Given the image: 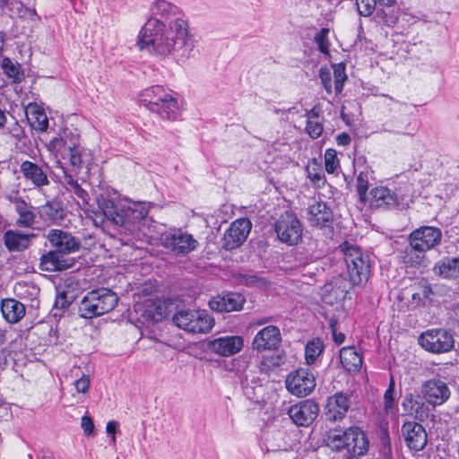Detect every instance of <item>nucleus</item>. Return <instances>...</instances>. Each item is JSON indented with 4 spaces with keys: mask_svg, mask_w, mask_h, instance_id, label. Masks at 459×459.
I'll return each instance as SVG.
<instances>
[{
    "mask_svg": "<svg viewBox=\"0 0 459 459\" xmlns=\"http://www.w3.org/2000/svg\"><path fill=\"white\" fill-rule=\"evenodd\" d=\"M333 70L334 79V91L336 93H340L342 91L343 83L347 79L345 66L342 63L336 64L333 65Z\"/></svg>",
    "mask_w": 459,
    "mask_h": 459,
    "instance_id": "40",
    "label": "nucleus"
},
{
    "mask_svg": "<svg viewBox=\"0 0 459 459\" xmlns=\"http://www.w3.org/2000/svg\"><path fill=\"white\" fill-rule=\"evenodd\" d=\"M15 211L19 214L17 224L22 227H30L35 220V215L30 207L23 201L15 202Z\"/></svg>",
    "mask_w": 459,
    "mask_h": 459,
    "instance_id": "32",
    "label": "nucleus"
},
{
    "mask_svg": "<svg viewBox=\"0 0 459 459\" xmlns=\"http://www.w3.org/2000/svg\"><path fill=\"white\" fill-rule=\"evenodd\" d=\"M307 172L308 178L315 185L319 186L325 184L324 173L322 171V169L320 168L319 163H317L316 161H313L307 165Z\"/></svg>",
    "mask_w": 459,
    "mask_h": 459,
    "instance_id": "41",
    "label": "nucleus"
},
{
    "mask_svg": "<svg viewBox=\"0 0 459 459\" xmlns=\"http://www.w3.org/2000/svg\"><path fill=\"white\" fill-rule=\"evenodd\" d=\"M319 78L325 91L328 93H332V73L330 69L327 67H321L319 70Z\"/></svg>",
    "mask_w": 459,
    "mask_h": 459,
    "instance_id": "48",
    "label": "nucleus"
},
{
    "mask_svg": "<svg viewBox=\"0 0 459 459\" xmlns=\"http://www.w3.org/2000/svg\"><path fill=\"white\" fill-rule=\"evenodd\" d=\"M420 345L426 351L439 354L450 351L455 346L453 335L445 329H430L419 337Z\"/></svg>",
    "mask_w": 459,
    "mask_h": 459,
    "instance_id": "8",
    "label": "nucleus"
},
{
    "mask_svg": "<svg viewBox=\"0 0 459 459\" xmlns=\"http://www.w3.org/2000/svg\"><path fill=\"white\" fill-rule=\"evenodd\" d=\"M336 321L331 320L330 322V327L333 333V341L337 344H342L345 340V335L342 333H337V327H336Z\"/></svg>",
    "mask_w": 459,
    "mask_h": 459,
    "instance_id": "54",
    "label": "nucleus"
},
{
    "mask_svg": "<svg viewBox=\"0 0 459 459\" xmlns=\"http://www.w3.org/2000/svg\"><path fill=\"white\" fill-rule=\"evenodd\" d=\"M329 30L323 28L315 35V42L316 43L319 50L324 54H329V41H328Z\"/></svg>",
    "mask_w": 459,
    "mask_h": 459,
    "instance_id": "42",
    "label": "nucleus"
},
{
    "mask_svg": "<svg viewBox=\"0 0 459 459\" xmlns=\"http://www.w3.org/2000/svg\"><path fill=\"white\" fill-rule=\"evenodd\" d=\"M117 421L110 420V421H108L107 423L106 430H107L108 434L111 435V442L113 444H115V442H116L115 434L117 432Z\"/></svg>",
    "mask_w": 459,
    "mask_h": 459,
    "instance_id": "56",
    "label": "nucleus"
},
{
    "mask_svg": "<svg viewBox=\"0 0 459 459\" xmlns=\"http://www.w3.org/2000/svg\"><path fill=\"white\" fill-rule=\"evenodd\" d=\"M20 170L22 176L35 186L40 187L49 184L47 174L36 163L25 160L21 164Z\"/></svg>",
    "mask_w": 459,
    "mask_h": 459,
    "instance_id": "23",
    "label": "nucleus"
},
{
    "mask_svg": "<svg viewBox=\"0 0 459 459\" xmlns=\"http://www.w3.org/2000/svg\"><path fill=\"white\" fill-rule=\"evenodd\" d=\"M327 445L335 450L346 449V439H344V432L333 433L328 436Z\"/></svg>",
    "mask_w": 459,
    "mask_h": 459,
    "instance_id": "45",
    "label": "nucleus"
},
{
    "mask_svg": "<svg viewBox=\"0 0 459 459\" xmlns=\"http://www.w3.org/2000/svg\"><path fill=\"white\" fill-rule=\"evenodd\" d=\"M336 140H337V143L339 145H342V146L348 145L351 143L350 135L347 134H344V133L342 134H339L337 136Z\"/></svg>",
    "mask_w": 459,
    "mask_h": 459,
    "instance_id": "57",
    "label": "nucleus"
},
{
    "mask_svg": "<svg viewBox=\"0 0 459 459\" xmlns=\"http://www.w3.org/2000/svg\"><path fill=\"white\" fill-rule=\"evenodd\" d=\"M368 170L361 171L356 178V187L360 202L367 204L368 201Z\"/></svg>",
    "mask_w": 459,
    "mask_h": 459,
    "instance_id": "34",
    "label": "nucleus"
},
{
    "mask_svg": "<svg viewBox=\"0 0 459 459\" xmlns=\"http://www.w3.org/2000/svg\"><path fill=\"white\" fill-rule=\"evenodd\" d=\"M318 412V405L311 400L300 402L291 406L288 411L290 418L299 426L311 424L317 417Z\"/></svg>",
    "mask_w": 459,
    "mask_h": 459,
    "instance_id": "14",
    "label": "nucleus"
},
{
    "mask_svg": "<svg viewBox=\"0 0 459 459\" xmlns=\"http://www.w3.org/2000/svg\"><path fill=\"white\" fill-rule=\"evenodd\" d=\"M82 190V188L79 184L75 185L73 188L70 189V191L74 192L75 195H78Z\"/></svg>",
    "mask_w": 459,
    "mask_h": 459,
    "instance_id": "63",
    "label": "nucleus"
},
{
    "mask_svg": "<svg viewBox=\"0 0 459 459\" xmlns=\"http://www.w3.org/2000/svg\"><path fill=\"white\" fill-rule=\"evenodd\" d=\"M82 190V188L79 184L75 185L73 188L70 189V191L74 192L75 195H78Z\"/></svg>",
    "mask_w": 459,
    "mask_h": 459,
    "instance_id": "64",
    "label": "nucleus"
},
{
    "mask_svg": "<svg viewBox=\"0 0 459 459\" xmlns=\"http://www.w3.org/2000/svg\"><path fill=\"white\" fill-rule=\"evenodd\" d=\"M324 349L323 342L316 338L309 341L305 349V358L308 365L315 363L316 359L322 353Z\"/></svg>",
    "mask_w": 459,
    "mask_h": 459,
    "instance_id": "33",
    "label": "nucleus"
},
{
    "mask_svg": "<svg viewBox=\"0 0 459 459\" xmlns=\"http://www.w3.org/2000/svg\"><path fill=\"white\" fill-rule=\"evenodd\" d=\"M325 291L329 292L327 295H325V301L326 303H333L332 297L334 298V301L342 300L345 298L346 290L344 289L333 288L332 285H325Z\"/></svg>",
    "mask_w": 459,
    "mask_h": 459,
    "instance_id": "43",
    "label": "nucleus"
},
{
    "mask_svg": "<svg viewBox=\"0 0 459 459\" xmlns=\"http://www.w3.org/2000/svg\"><path fill=\"white\" fill-rule=\"evenodd\" d=\"M26 117L30 126L39 132H46L48 127V118L41 108L37 103H30L25 109Z\"/></svg>",
    "mask_w": 459,
    "mask_h": 459,
    "instance_id": "24",
    "label": "nucleus"
},
{
    "mask_svg": "<svg viewBox=\"0 0 459 459\" xmlns=\"http://www.w3.org/2000/svg\"><path fill=\"white\" fill-rule=\"evenodd\" d=\"M367 203L372 208H393L398 205L399 198L389 188L377 186L368 193Z\"/></svg>",
    "mask_w": 459,
    "mask_h": 459,
    "instance_id": "19",
    "label": "nucleus"
},
{
    "mask_svg": "<svg viewBox=\"0 0 459 459\" xmlns=\"http://www.w3.org/2000/svg\"><path fill=\"white\" fill-rule=\"evenodd\" d=\"M76 196L81 198L83 203L87 204L88 194H87V192L84 189H82L81 191V193L78 195H76Z\"/></svg>",
    "mask_w": 459,
    "mask_h": 459,
    "instance_id": "61",
    "label": "nucleus"
},
{
    "mask_svg": "<svg viewBox=\"0 0 459 459\" xmlns=\"http://www.w3.org/2000/svg\"><path fill=\"white\" fill-rule=\"evenodd\" d=\"M118 297L109 289L101 288L89 291L80 302L79 314L83 318H93L114 309Z\"/></svg>",
    "mask_w": 459,
    "mask_h": 459,
    "instance_id": "4",
    "label": "nucleus"
},
{
    "mask_svg": "<svg viewBox=\"0 0 459 459\" xmlns=\"http://www.w3.org/2000/svg\"><path fill=\"white\" fill-rule=\"evenodd\" d=\"M244 338L240 335H225L207 342V348L221 357H230L242 351Z\"/></svg>",
    "mask_w": 459,
    "mask_h": 459,
    "instance_id": "12",
    "label": "nucleus"
},
{
    "mask_svg": "<svg viewBox=\"0 0 459 459\" xmlns=\"http://www.w3.org/2000/svg\"><path fill=\"white\" fill-rule=\"evenodd\" d=\"M316 386L314 375L306 368L291 372L286 378V387L290 393L303 397L308 395Z\"/></svg>",
    "mask_w": 459,
    "mask_h": 459,
    "instance_id": "10",
    "label": "nucleus"
},
{
    "mask_svg": "<svg viewBox=\"0 0 459 459\" xmlns=\"http://www.w3.org/2000/svg\"><path fill=\"white\" fill-rule=\"evenodd\" d=\"M343 255L348 275L353 285L367 281L370 272L368 255L365 254L358 246L344 242L340 246Z\"/></svg>",
    "mask_w": 459,
    "mask_h": 459,
    "instance_id": "5",
    "label": "nucleus"
},
{
    "mask_svg": "<svg viewBox=\"0 0 459 459\" xmlns=\"http://www.w3.org/2000/svg\"><path fill=\"white\" fill-rule=\"evenodd\" d=\"M1 311L7 322L14 324L24 316L25 307L16 299H6L1 302Z\"/></svg>",
    "mask_w": 459,
    "mask_h": 459,
    "instance_id": "26",
    "label": "nucleus"
},
{
    "mask_svg": "<svg viewBox=\"0 0 459 459\" xmlns=\"http://www.w3.org/2000/svg\"><path fill=\"white\" fill-rule=\"evenodd\" d=\"M275 232L281 242L292 246L301 240L303 229L297 216L286 212L275 222Z\"/></svg>",
    "mask_w": 459,
    "mask_h": 459,
    "instance_id": "9",
    "label": "nucleus"
},
{
    "mask_svg": "<svg viewBox=\"0 0 459 459\" xmlns=\"http://www.w3.org/2000/svg\"><path fill=\"white\" fill-rule=\"evenodd\" d=\"M162 86L160 85H154L149 88H146L143 90L139 97L140 103L144 106L145 108H148L150 104H153V100L155 98L158 97L159 93H162Z\"/></svg>",
    "mask_w": 459,
    "mask_h": 459,
    "instance_id": "37",
    "label": "nucleus"
},
{
    "mask_svg": "<svg viewBox=\"0 0 459 459\" xmlns=\"http://www.w3.org/2000/svg\"><path fill=\"white\" fill-rule=\"evenodd\" d=\"M396 406L394 398V381L391 378L389 386L384 394V411L386 414H393Z\"/></svg>",
    "mask_w": 459,
    "mask_h": 459,
    "instance_id": "38",
    "label": "nucleus"
},
{
    "mask_svg": "<svg viewBox=\"0 0 459 459\" xmlns=\"http://www.w3.org/2000/svg\"><path fill=\"white\" fill-rule=\"evenodd\" d=\"M245 302L246 299L243 295L237 292H230L213 297L209 301V307L212 310L217 312L240 311Z\"/></svg>",
    "mask_w": 459,
    "mask_h": 459,
    "instance_id": "17",
    "label": "nucleus"
},
{
    "mask_svg": "<svg viewBox=\"0 0 459 459\" xmlns=\"http://www.w3.org/2000/svg\"><path fill=\"white\" fill-rule=\"evenodd\" d=\"M395 0H376V3H378L383 6H391L394 4Z\"/></svg>",
    "mask_w": 459,
    "mask_h": 459,
    "instance_id": "60",
    "label": "nucleus"
},
{
    "mask_svg": "<svg viewBox=\"0 0 459 459\" xmlns=\"http://www.w3.org/2000/svg\"><path fill=\"white\" fill-rule=\"evenodd\" d=\"M81 427L86 436H91L94 433V423L89 415L82 416L81 420Z\"/></svg>",
    "mask_w": 459,
    "mask_h": 459,
    "instance_id": "53",
    "label": "nucleus"
},
{
    "mask_svg": "<svg viewBox=\"0 0 459 459\" xmlns=\"http://www.w3.org/2000/svg\"><path fill=\"white\" fill-rule=\"evenodd\" d=\"M97 203L101 212H92L96 225L101 223L105 217L134 238H139L140 232L143 236L152 237L149 227L152 221L148 218V204L128 199H109L103 195L97 198Z\"/></svg>",
    "mask_w": 459,
    "mask_h": 459,
    "instance_id": "2",
    "label": "nucleus"
},
{
    "mask_svg": "<svg viewBox=\"0 0 459 459\" xmlns=\"http://www.w3.org/2000/svg\"><path fill=\"white\" fill-rule=\"evenodd\" d=\"M421 393L425 400L433 406L445 403L450 397V389L441 379L431 378L421 385Z\"/></svg>",
    "mask_w": 459,
    "mask_h": 459,
    "instance_id": "13",
    "label": "nucleus"
},
{
    "mask_svg": "<svg viewBox=\"0 0 459 459\" xmlns=\"http://www.w3.org/2000/svg\"><path fill=\"white\" fill-rule=\"evenodd\" d=\"M351 406L350 398L343 393H337L327 399L325 415L331 421L342 420Z\"/></svg>",
    "mask_w": 459,
    "mask_h": 459,
    "instance_id": "18",
    "label": "nucleus"
},
{
    "mask_svg": "<svg viewBox=\"0 0 459 459\" xmlns=\"http://www.w3.org/2000/svg\"><path fill=\"white\" fill-rule=\"evenodd\" d=\"M39 215L43 220L57 222L63 219L64 210L57 201H50L39 208Z\"/></svg>",
    "mask_w": 459,
    "mask_h": 459,
    "instance_id": "30",
    "label": "nucleus"
},
{
    "mask_svg": "<svg viewBox=\"0 0 459 459\" xmlns=\"http://www.w3.org/2000/svg\"><path fill=\"white\" fill-rule=\"evenodd\" d=\"M51 245L62 254H69L79 248V242L68 232L51 230L47 236Z\"/></svg>",
    "mask_w": 459,
    "mask_h": 459,
    "instance_id": "21",
    "label": "nucleus"
},
{
    "mask_svg": "<svg viewBox=\"0 0 459 459\" xmlns=\"http://www.w3.org/2000/svg\"><path fill=\"white\" fill-rule=\"evenodd\" d=\"M69 304L70 300L67 299L65 292H61L57 295L55 302V307L56 308H65Z\"/></svg>",
    "mask_w": 459,
    "mask_h": 459,
    "instance_id": "55",
    "label": "nucleus"
},
{
    "mask_svg": "<svg viewBox=\"0 0 459 459\" xmlns=\"http://www.w3.org/2000/svg\"><path fill=\"white\" fill-rule=\"evenodd\" d=\"M333 219L331 209L324 202H315L308 207L307 220L316 227H326Z\"/></svg>",
    "mask_w": 459,
    "mask_h": 459,
    "instance_id": "22",
    "label": "nucleus"
},
{
    "mask_svg": "<svg viewBox=\"0 0 459 459\" xmlns=\"http://www.w3.org/2000/svg\"><path fill=\"white\" fill-rule=\"evenodd\" d=\"M281 342L280 329L274 325H268L255 335L252 347L257 351H272L277 349Z\"/></svg>",
    "mask_w": 459,
    "mask_h": 459,
    "instance_id": "15",
    "label": "nucleus"
},
{
    "mask_svg": "<svg viewBox=\"0 0 459 459\" xmlns=\"http://www.w3.org/2000/svg\"><path fill=\"white\" fill-rule=\"evenodd\" d=\"M340 359L342 367L350 371H358L362 365L361 356L351 347H344L340 351Z\"/></svg>",
    "mask_w": 459,
    "mask_h": 459,
    "instance_id": "29",
    "label": "nucleus"
},
{
    "mask_svg": "<svg viewBox=\"0 0 459 459\" xmlns=\"http://www.w3.org/2000/svg\"><path fill=\"white\" fill-rule=\"evenodd\" d=\"M68 151V160L70 165L74 168V169L79 170L82 167V164L84 162L83 156L85 154V151L81 149L75 143L69 146Z\"/></svg>",
    "mask_w": 459,
    "mask_h": 459,
    "instance_id": "35",
    "label": "nucleus"
},
{
    "mask_svg": "<svg viewBox=\"0 0 459 459\" xmlns=\"http://www.w3.org/2000/svg\"><path fill=\"white\" fill-rule=\"evenodd\" d=\"M170 95L169 92H168L164 88L162 89V93H159L158 97L154 99L153 104H150L148 106V109L153 113H155L157 110H160L159 108L163 104V102L166 100V99Z\"/></svg>",
    "mask_w": 459,
    "mask_h": 459,
    "instance_id": "51",
    "label": "nucleus"
},
{
    "mask_svg": "<svg viewBox=\"0 0 459 459\" xmlns=\"http://www.w3.org/2000/svg\"><path fill=\"white\" fill-rule=\"evenodd\" d=\"M160 245L176 255H186L196 249L198 241L181 229H173L162 233Z\"/></svg>",
    "mask_w": 459,
    "mask_h": 459,
    "instance_id": "7",
    "label": "nucleus"
},
{
    "mask_svg": "<svg viewBox=\"0 0 459 459\" xmlns=\"http://www.w3.org/2000/svg\"><path fill=\"white\" fill-rule=\"evenodd\" d=\"M33 234H22L19 231L8 230L4 234V244L10 251H20L29 247Z\"/></svg>",
    "mask_w": 459,
    "mask_h": 459,
    "instance_id": "28",
    "label": "nucleus"
},
{
    "mask_svg": "<svg viewBox=\"0 0 459 459\" xmlns=\"http://www.w3.org/2000/svg\"><path fill=\"white\" fill-rule=\"evenodd\" d=\"M404 411L411 415L417 414L418 409L420 408L419 402L413 397V395H407L403 403Z\"/></svg>",
    "mask_w": 459,
    "mask_h": 459,
    "instance_id": "49",
    "label": "nucleus"
},
{
    "mask_svg": "<svg viewBox=\"0 0 459 459\" xmlns=\"http://www.w3.org/2000/svg\"><path fill=\"white\" fill-rule=\"evenodd\" d=\"M376 0H356L359 13L361 16H370L376 8Z\"/></svg>",
    "mask_w": 459,
    "mask_h": 459,
    "instance_id": "44",
    "label": "nucleus"
},
{
    "mask_svg": "<svg viewBox=\"0 0 459 459\" xmlns=\"http://www.w3.org/2000/svg\"><path fill=\"white\" fill-rule=\"evenodd\" d=\"M325 167L329 174L336 173L340 169V160L337 152L333 149H327L325 152Z\"/></svg>",
    "mask_w": 459,
    "mask_h": 459,
    "instance_id": "39",
    "label": "nucleus"
},
{
    "mask_svg": "<svg viewBox=\"0 0 459 459\" xmlns=\"http://www.w3.org/2000/svg\"><path fill=\"white\" fill-rule=\"evenodd\" d=\"M402 433L410 449L422 450L427 445V432L420 423L415 421L405 422L402 426Z\"/></svg>",
    "mask_w": 459,
    "mask_h": 459,
    "instance_id": "16",
    "label": "nucleus"
},
{
    "mask_svg": "<svg viewBox=\"0 0 459 459\" xmlns=\"http://www.w3.org/2000/svg\"><path fill=\"white\" fill-rule=\"evenodd\" d=\"M307 133L313 139L318 138L323 132V126L321 119L309 120L307 122L306 126Z\"/></svg>",
    "mask_w": 459,
    "mask_h": 459,
    "instance_id": "47",
    "label": "nucleus"
},
{
    "mask_svg": "<svg viewBox=\"0 0 459 459\" xmlns=\"http://www.w3.org/2000/svg\"><path fill=\"white\" fill-rule=\"evenodd\" d=\"M64 184L67 186V188L70 190L73 188L75 185H77V181L74 179V178L71 175H65L64 178Z\"/></svg>",
    "mask_w": 459,
    "mask_h": 459,
    "instance_id": "59",
    "label": "nucleus"
},
{
    "mask_svg": "<svg viewBox=\"0 0 459 459\" xmlns=\"http://www.w3.org/2000/svg\"><path fill=\"white\" fill-rule=\"evenodd\" d=\"M306 117H307V122L309 120L321 119L316 107L311 108L310 110L307 111Z\"/></svg>",
    "mask_w": 459,
    "mask_h": 459,
    "instance_id": "58",
    "label": "nucleus"
},
{
    "mask_svg": "<svg viewBox=\"0 0 459 459\" xmlns=\"http://www.w3.org/2000/svg\"><path fill=\"white\" fill-rule=\"evenodd\" d=\"M346 449L354 455H363L368 449L365 433L358 427H351L344 431Z\"/></svg>",
    "mask_w": 459,
    "mask_h": 459,
    "instance_id": "20",
    "label": "nucleus"
},
{
    "mask_svg": "<svg viewBox=\"0 0 459 459\" xmlns=\"http://www.w3.org/2000/svg\"><path fill=\"white\" fill-rule=\"evenodd\" d=\"M155 113L161 118L168 120H175L178 115V100L171 94L166 99L163 104Z\"/></svg>",
    "mask_w": 459,
    "mask_h": 459,
    "instance_id": "31",
    "label": "nucleus"
},
{
    "mask_svg": "<svg viewBox=\"0 0 459 459\" xmlns=\"http://www.w3.org/2000/svg\"><path fill=\"white\" fill-rule=\"evenodd\" d=\"M172 321L179 329L193 334L208 333L215 324L208 311L200 309L178 310Z\"/></svg>",
    "mask_w": 459,
    "mask_h": 459,
    "instance_id": "6",
    "label": "nucleus"
},
{
    "mask_svg": "<svg viewBox=\"0 0 459 459\" xmlns=\"http://www.w3.org/2000/svg\"><path fill=\"white\" fill-rule=\"evenodd\" d=\"M2 67L6 75L13 79L14 82H20L23 79V74L20 70V65L13 63L10 58L4 57L3 59Z\"/></svg>",
    "mask_w": 459,
    "mask_h": 459,
    "instance_id": "36",
    "label": "nucleus"
},
{
    "mask_svg": "<svg viewBox=\"0 0 459 459\" xmlns=\"http://www.w3.org/2000/svg\"><path fill=\"white\" fill-rule=\"evenodd\" d=\"M91 379L87 375H82L74 382L75 390L78 393L85 394L89 390Z\"/></svg>",
    "mask_w": 459,
    "mask_h": 459,
    "instance_id": "52",
    "label": "nucleus"
},
{
    "mask_svg": "<svg viewBox=\"0 0 459 459\" xmlns=\"http://www.w3.org/2000/svg\"><path fill=\"white\" fill-rule=\"evenodd\" d=\"M436 275L444 279L459 278V258L445 257L437 262L433 267Z\"/></svg>",
    "mask_w": 459,
    "mask_h": 459,
    "instance_id": "25",
    "label": "nucleus"
},
{
    "mask_svg": "<svg viewBox=\"0 0 459 459\" xmlns=\"http://www.w3.org/2000/svg\"><path fill=\"white\" fill-rule=\"evenodd\" d=\"M152 17L140 30L136 46L141 51L164 59L194 48V37L182 10L168 0H154L150 4Z\"/></svg>",
    "mask_w": 459,
    "mask_h": 459,
    "instance_id": "1",
    "label": "nucleus"
},
{
    "mask_svg": "<svg viewBox=\"0 0 459 459\" xmlns=\"http://www.w3.org/2000/svg\"><path fill=\"white\" fill-rule=\"evenodd\" d=\"M6 123V117L3 110L0 109V128H2Z\"/></svg>",
    "mask_w": 459,
    "mask_h": 459,
    "instance_id": "62",
    "label": "nucleus"
},
{
    "mask_svg": "<svg viewBox=\"0 0 459 459\" xmlns=\"http://www.w3.org/2000/svg\"><path fill=\"white\" fill-rule=\"evenodd\" d=\"M70 267V264L64 259L62 253L50 251L40 258V268L43 271H62Z\"/></svg>",
    "mask_w": 459,
    "mask_h": 459,
    "instance_id": "27",
    "label": "nucleus"
},
{
    "mask_svg": "<svg viewBox=\"0 0 459 459\" xmlns=\"http://www.w3.org/2000/svg\"><path fill=\"white\" fill-rule=\"evenodd\" d=\"M66 145V141L63 137H54L47 143V149L56 157L61 154Z\"/></svg>",
    "mask_w": 459,
    "mask_h": 459,
    "instance_id": "46",
    "label": "nucleus"
},
{
    "mask_svg": "<svg viewBox=\"0 0 459 459\" xmlns=\"http://www.w3.org/2000/svg\"><path fill=\"white\" fill-rule=\"evenodd\" d=\"M442 239L440 229L431 226H423L413 230L409 235V243L412 250L419 252L415 255L407 254L405 262L411 265H421L424 262V253L433 249Z\"/></svg>",
    "mask_w": 459,
    "mask_h": 459,
    "instance_id": "3",
    "label": "nucleus"
},
{
    "mask_svg": "<svg viewBox=\"0 0 459 459\" xmlns=\"http://www.w3.org/2000/svg\"><path fill=\"white\" fill-rule=\"evenodd\" d=\"M431 293L432 290L429 286H421L418 292L412 294V299L418 304L425 305Z\"/></svg>",
    "mask_w": 459,
    "mask_h": 459,
    "instance_id": "50",
    "label": "nucleus"
},
{
    "mask_svg": "<svg viewBox=\"0 0 459 459\" xmlns=\"http://www.w3.org/2000/svg\"><path fill=\"white\" fill-rule=\"evenodd\" d=\"M252 224L247 219L234 221L224 233L222 247L227 250H232L240 247L247 239Z\"/></svg>",
    "mask_w": 459,
    "mask_h": 459,
    "instance_id": "11",
    "label": "nucleus"
}]
</instances>
